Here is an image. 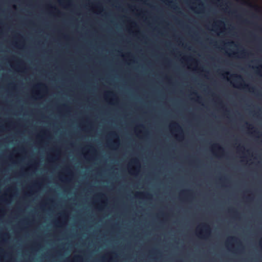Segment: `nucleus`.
<instances>
[{"mask_svg": "<svg viewBox=\"0 0 262 262\" xmlns=\"http://www.w3.org/2000/svg\"><path fill=\"white\" fill-rule=\"evenodd\" d=\"M246 53V52H245L244 51H243L242 52V53H241V54H242V55H243V56H245Z\"/></svg>", "mask_w": 262, "mask_h": 262, "instance_id": "9d476101", "label": "nucleus"}, {"mask_svg": "<svg viewBox=\"0 0 262 262\" xmlns=\"http://www.w3.org/2000/svg\"><path fill=\"white\" fill-rule=\"evenodd\" d=\"M229 239L231 241H237V238L236 237H230Z\"/></svg>", "mask_w": 262, "mask_h": 262, "instance_id": "423d86ee", "label": "nucleus"}, {"mask_svg": "<svg viewBox=\"0 0 262 262\" xmlns=\"http://www.w3.org/2000/svg\"><path fill=\"white\" fill-rule=\"evenodd\" d=\"M147 195H148V196H151V194H149V193H147Z\"/></svg>", "mask_w": 262, "mask_h": 262, "instance_id": "4468645a", "label": "nucleus"}, {"mask_svg": "<svg viewBox=\"0 0 262 262\" xmlns=\"http://www.w3.org/2000/svg\"><path fill=\"white\" fill-rule=\"evenodd\" d=\"M133 162L135 164H136L137 165L139 164V162L137 159L134 160Z\"/></svg>", "mask_w": 262, "mask_h": 262, "instance_id": "1a4fd4ad", "label": "nucleus"}, {"mask_svg": "<svg viewBox=\"0 0 262 262\" xmlns=\"http://www.w3.org/2000/svg\"><path fill=\"white\" fill-rule=\"evenodd\" d=\"M138 195H143L144 194L143 193H138Z\"/></svg>", "mask_w": 262, "mask_h": 262, "instance_id": "9b49d317", "label": "nucleus"}, {"mask_svg": "<svg viewBox=\"0 0 262 262\" xmlns=\"http://www.w3.org/2000/svg\"><path fill=\"white\" fill-rule=\"evenodd\" d=\"M76 258H80V256H77Z\"/></svg>", "mask_w": 262, "mask_h": 262, "instance_id": "6ab92c4d", "label": "nucleus"}, {"mask_svg": "<svg viewBox=\"0 0 262 262\" xmlns=\"http://www.w3.org/2000/svg\"><path fill=\"white\" fill-rule=\"evenodd\" d=\"M202 227L203 229L199 232L200 234L202 235L204 233L206 234H208L210 233V228L208 225L203 224Z\"/></svg>", "mask_w": 262, "mask_h": 262, "instance_id": "f257e3e1", "label": "nucleus"}, {"mask_svg": "<svg viewBox=\"0 0 262 262\" xmlns=\"http://www.w3.org/2000/svg\"><path fill=\"white\" fill-rule=\"evenodd\" d=\"M233 76L235 78H236L237 79H241V80H242V77H241V76L240 75H233Z\"/></svg>", "mask_w": 262, "mask_h": 262, "instance_id": "20e7f679", "label": "nucleus"}, {"mask_svg": "<svg viewBox=\"0 0 262 262\" xmlns=\"http://www.w3.org/2000/svg\"><path fill=\"white\" fill-rule=\"evenodd\" d=\"M247 125H249V126H251V125L249 124L248 123H246Z\"/></svg>", "mask_w": 262, "mask_h": 262, "instance_id": "a211bd4d", "label": "nucleus"}, {"mask_svg": "<svg viewBox=\"0 0 262 262\" xmlns=\"http://www.w3.org/2000/svg\"><path fill=\"white\" fill-rule=\"evenodd\" d=\"M240 85L243 86L244 88H249V85L248 84H244V85H243L242 83H241Z\"/></svg>", "mask_w": 262, "mask_h": 262, "instance_id": "0eeeda50", "label": "nucleus"}, {"mask_svg": "<svg viewBox=\"0 0 262 262\" xmlns=\"http://www.w3.org/2000/svg\"><path fill=\"white\" fill-rule=\"evenodd\" d=\"M261 67H262V66H261Z\"/></svg>", "mask_w": 262, "mask_h": 262, "instance_id": "aec40b11", "label": "nucleus"}, {"mask_svg": "<svg viewBox=\"0 0 262 262\" xmlns=\"http://www.w3.org/2000/svg\"><path fill=\"white\" fill-rule=\"evenodd\" d=\"M219 23H220V24H224V23H223V22H222V21H219Z\"/></svg>", "mask_w": 262, "mask_h": 262, "instance_id": "2eb2a0df", "label": "nucleus"}, {"mask_svg": "<svg viewBox=\"0 0 262 262\" xmlns=\"http://www.w3.org/2000/svg\"><path fill=\"white\" fill-rule=\"evenodd\" d=\"M190 190H183L182 192V194H185L186 193H188L189 192H190Z\"/></svg>", "mask_w": 262, "mask_h": 262, "instance_id": "39448f33", "label": "nucleus"}, {"mask_svg": "<svg viewBox=\"0 0 262 262\" xmlns=\"http://www.w3.org/2000/svg\"><path fill=\"white\" fill-rule=\"evenodd\" d=\"M229 211L230 212H235V211L233 209H230Z\"/></svg>", "mask_w": 262, "mask_h": 262, "instance_id": "f8f14e48", "label": "nucleus"}, {"mask_svg": "<svg viewBox=\"0 0 262 262\" xmlns=\"http://www.w3.org/2000/svg\"><path fill=\"white\" fill-rule=\"evenodd\" d=\"M225 74H226V75H228V74H229V73H228V72H226V73H225Z\"/></svg>", "mask_w": 262, "mask_h": 262, "instance_id": "dca6fc26", "label": "nucleus"}, {"mask_svg": "<svg viewBox=\"0 0 262 262\" xmlns=\"http://www.w3.org/2000/svg\"><path fill=\"white\" fill-rule=\"evenodd\" d=\"M230 44H233V42H231L229 43Z\"/></svg>", "mask_w": 262, "mask_h": 262, "instance_id": "f3484780", "label": "nucleus"}, {"mask_svg": "<svg viewBox=\"0 0 262 262\" xmlns=\"http://www.w3.org/2000/svg\"><path fill=\"white\" fill-rule=\"evenodd\" d=\"M110 135L113 136L117 137L116 134L114 132L111 133Z\"/></svg>", "mask_w": 262, "mask_h": 262, "instance_id": "6e6552de", "label": "nucleus"}, {"mask_svg": "<svg viewBox=\"0 0 262 262\" xmlns=\"http://www.w3.org/2000/svg\"><path fill=\"white\" fill-rule=\"evenodd\" d=\"M118 141H115V142H114V144H113V145H115V144H118Z\"/></svg>", "mask_w": 262, "mask_h": 262, "instance_id": "ddd939ff", "label": "nucleus"}, {"mask_svg": "<svg viewBox=\"0 0 262 262\" xmlns=\"http://www.w3.org/2000/svg\"><path fill=\"white\" fill-rule=\"evenodd\" d=\"M213 148L215 150H223V149L217 144H215L213 145Z\"/></svg>", "mask_w": 262, "mask_h": 262, "instance_id": "7ed1b4c3", "label": "nucleus"}, {"mask_svg": "<svg viewBox=\"0 0 262 262\" xmlns=\"http://www.w3.org/2000/svg\"><path fill=\"white\" fill-rule=\"evenodd\" d=\"M171 127L176 129L177 132H179L181 130V128L180 127V125L177 123H173L171 124Z\"/></svg>", "mask_w": 262, "mask_h": 262, "instance_id": "f03ea898", "label": "nucleus"}]
</instances>
